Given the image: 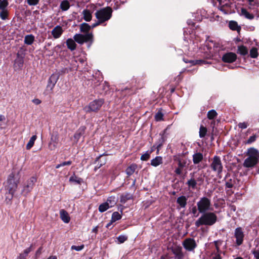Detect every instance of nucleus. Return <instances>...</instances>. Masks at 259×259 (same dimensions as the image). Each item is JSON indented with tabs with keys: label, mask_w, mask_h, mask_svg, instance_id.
Wrapping results in <instances>:
<instances>
[{
	"label": "nucleus",
	"mask_w": 259,
	"mask_h": 259,
	"mask_svg": "<svg viewBox=\"0 0 259 259\" xmlns=\"http://www.w3.org/2000/svg\"><path fill=\"white\" fill-rule=\"evenodd\" d=\"M150 154L149 151H147L145 154L141 155L140 159L142 161H147L150 158Z\"/></svg>",
	"instance_id": "nucleus-50"
},
{
	"label": "nucleus",
	"mask_w": 259,
	"mask_h": 259,
	"mask_svg": "<svg viewBox=\"0 0 259 259\" xmlns=\"http://www.w3.org/2000/svg\"><path fill=\"white\" fill-rule=\"evenodd\" d=\"M104 155H108V154H101V155H100L99 156H98L94 163L95 164L96 163V162H98L99 163L94 168V170L96 171L98 169H99V168H100L101 166H102L103 165H105L107 162V159H105L103 161H102L100 160V158L103 156H104Z\"/></svg>",
	"instance_id": "nucleus-21"
},
{
	"label": "nucleus",
	"mask_w": 259,
	"mask_h": 259,
	"mask_svg": "<svg viewBox=\"0 0 259 259\" xmlns=\"http://www.w3.org/2000/svg\"><path fill=\"white\" fill-rule=\"evenodd\" d=\"M70 6L69 2L67 0L62 1L60 5V9L63 11L68 10Z\"/></svg>",
	"instance_id": "nucleus-36"
},
{
	"label": "nucleus",
	"mask_w": 259,
	"mask_h": 259,
	"mask_svg": "<svg viewBox=\"0 0 259 259\" xmlns=\"http://www.w3.org/2000/svg\"><path fill=\"white\" fill-rule=\"evenodd\" d=\"M63 30L62 27L60 25L55 27L51 31L53 37L55 39L59 38L63 33Z\"/></svg>",
	"instance_id": "nucleus-18"
},
{
	"label": "nucleus",
	"mask_w": 259,
	"mask_h": 259,
	"mask_svg": "<svg viewBox=\"0 0 259 259\" xmlns=\"http://www.w3.org/2000/svg\"><path fill=\"white\" fill-rule=\"evenodd\" d=\"M60 218L65 223H68L70 220V218L68 212L64 209H61L60 211Z\"/></svg>",
	"instance_id": "nucleus-24"
},
{
	"label": "nucleus",
	"mask_w": 259,
	"mask_h": 259,
	"mask_svg": "<svg viewBox=\"0 0 259 259\" xmlns=\"http://www.w3.org/2000/svg\"><path fill=\"white\" fill-rule=\"evenodd\" d=\"M42 247H40L35 252L34 259H37L41 253Z\"/></svg>",
	"instance_id": "nucleus-60"
},
{
	"label": "nucleus",
	"mask_w": 259,
	"mask_h": 259,
	"mask_svg": "<svg viewBox=\"0 0 259 259\" xmlns=\"http://www.w3.org/2000/svg\"><path fill=\"white\" fill-rule=\"evenodd\" d=\"M256 159L248 157L244 161L243 165L246 168H251L254 167L258 162Z\"/></svg>",
	"instance_id": "nucleus-16"
},
{
	"label": "nucleus",
	"mask_w": 259,
	"mask_h": 259,
	"mask_svg": "<svg viewBox=\"0 0 259 259\" xmlns=\"http://www.w3.org/2000/svg\"><path fill=\"white\" fill-rule=\"evenodd\" d=\"M34 249V248L33 247V245L31 244L30 247H29L28 248L25 249L24 251H23V254H24V255L26 256L28 254L31 252V251H32Z\"/></svg>",
	"instance_id": "nucleus-55"
},
{
	"label": "nucleus",
	"mask_w": 259,
	"mask_h": 259,
	"mask_svg": "<svg viewBox=\"0 0 259 259\" xmlns=\"http://www.w3.org/2000/svg\"><path fill=\"white\" fill-rule=\"evenodd\" d=\"M184 62L185 63H192V65H199L200 64H211L213 63L212 62L205 61L203 60H196V62L194 63V61L193 60H188L186 59H184Z\"/></svg>",
	"instance_id": "nucleus-23"
},
{
	"label": "nucleus",
	"mask_w": 259,
	"mask_h": 259,
	"mask_svg": "<svg viewBox=\"0 0 259 259\" xmlns=\"http://www.w3.org/2000/svg\"><path fill=\"white\" fill-rule=\"evenodd\" d=\"M82 14L83 15V19L85 21L89 22L92 20V16L90 11L84 10L83 11Z\"/></svg>",
	"instance_id": "nucleus-37"
},
{
	"label": "nucleus",
	"mask_w": 259,
	"mask_h": 259,
	"mask_svg": "<svg viewBox=\"0 0 259 259\" xmlns=\"http://www.w3.org/2000/svg\"><path fill=\"white\" fill-rule=\"evenodd\" d=\"M9 5V2L7 0H3L0 2V10H7V7Z\"/></svg>",
	"instance_id": "nucleus-46"
},
{
	"label": "nucleus",
	"mask_w": 259,
	"mask_h": 259,
	"mask_svg": "<svg viewBox=\"0 0 259 259\" xmlns=\"http://www.w3.org/2000/svg\"><path fill=\"white\" fill-rule=\"evenodd\" d=\"M102 81L101 78H97V77L93 76L92 78L87 80V84L93 88L98 87Z\"/></svg>",
	"instance_id": "nucleus-17"
},
{
	"label": "nucleus",
	"mask_w": 259,
	"mask_h": 259,
	"mask_svg": "<svg viewBox=\"0 0 259 259\" xmlns=\"http://www.w3.org/2000/svg\"><path fill=\"white\" fill-rule=\"evenodd\" d=\"M37 178L35 177H31L28 179L23 184V188L21 191V194L24 196H26L32 190Z\"/></svg>",
	"instance_id": "nucleus-8"
},
{
	"label": "nucleus",
	"mask_w": 259,
	"mask_h": 259,
	"mask_svg": "<svg viewBox=\"0 0 259 259\" xmlns=\"http://www.w3.org/2000/svg\"><path fill=\"white\" fill-rule=\"evenodd\" d=\"M69 181L80 184L82 182V179L81 178H77L76 176H71L69 178Z\"/></svg>",
	"instance_id": "nucleus-48"
},
{
	"label": "nucleus",
	"mask_w": 259,
	"mask_h": 259,
	"mask_svg": "<svg viewBox=\"0 0 259 259\" xmlns=\"http://www.w3.org/2000/svg\"><path fill=\"white\" fill-rule=\"evenodd\" d=\"M257 136L256 135H253L250 136L249 138L245 142L246 144H250L255 141Z\"/></svg>",
	"instance_id": "nucleus-51"
},
{
	"label": "nucleus",
	"mask_w": 259,
	"mask_h": 259,
	"mask_svg": "<svg viewBox=\"0 0 259 259\" xmlns=\"http://www.w3.org/2000/svg\"><path fill=\"white\" fill-rule=\"evenodd\" d=\"M187 198L185 196H181L179 197L177 199V203L181 207L185 208L187 205Z\"/></svg>",
	"instance_id": "nucleus-26"
},
{
	"label": "nucleus",
	"mask_w": 259,
	"mask_h": 259,
	"mask_svg": "<svg viewBox=\"0 0 259 259\" xmlns=\"http://www.w3.org/2000/svg\"><path fill=\"white\" fill-rule=\"evenodd\" d=\"M182 245L185 250L189 252H194L197 244L193 238H187L182 242Z\"/></svg>",
	"instance_id": "nucleus-9"
},
{
	"label": "nucleus",
	"mask_w": 259,
	"mask_h": 259,
	"mask_svg": "<svg viewBox=\"0 0 259 259\" xmlns=\"http://www.w3.org/2000/svg\"><path fill=\"white\" fill-rule=\"evenodd\" d=\"M163 114L161 111H158L155 115V119L157 121L163 120Z\"/></svg>",
	"instance_id": "nucleus-49"
},
{
	"label": "nucleus",
	"mask_w": 259,
	"mask_h": 259,
	"mask_svg": "<svg viewBox=\"0 0 259 259\" xmlns=\"http://www.w3.org/2000/svg\"><path fill=\"white\" fill-rule=\"evenodd\" d=\"M37 137L36 135L32 136L29 140L28 143L26 145V148L27 150L30 149L33 146L35 141L36 140Z\"/></svg>",
	"instance_id": "nucleus-39"
},
{
	"label": "nucleus",
	"mask_w": 259,
	"mask_h": 259,
	"mask_svg": "<svg viewBox=\"0 0 259 259\" xmlns=\"http://www.w3.org/2000/svg\"><path fill=\"white\" fill-rule=\"evenodd\" d=\"M174 160L178 163V167L184 168L188 166L189 163L187 162V159L185 157L183 154H177L174 156Z\"/></svg>",
	"instance_id": "nucleus-11"
},
{
	"label": "nucleus",
	"mask_w": 259,
	"mask_h": 259,
	"mask_svg": "<svg viewBox=\"0 0 259 259\" xmlns=\"http://www.w3.org/2000/svg\"><path fill=\"white\" fill-rule=\"evenodd\" d=\"M121 218V215L117 211L114 212L112 214V222H115Z\"/></svg>",
	"instance_id": "nucleus-44"
},
{
	"label": "nucleus",
	"mask_w": 259,
	"mask_h": 259,
	"mask_svg": "<svg viewBox=\"0 0 259 259\" xmlns=\"http://www.w3.org/2000/svg\"><path fill=\"white\" fill-rule=\"evenodd\" d=\"M171 250L176 259H183L184 254L182 251V248L180 246L175 245L171 247Z\"/></svg>",
	"instance_id": "nucleus-14"
},
{
	"label": "nucleus",
	"mask_w": 259,
	"mask_h": 259,
	"mask_svg": "<svg viewBox=\"0 0 259 259\" xmlns=\"http://www.w3.org/2000/svg\"><path fill=\"white\" fill-rule=\"evenodd\" d=\"M7 183L6 188L8 192L6 194V200L11 201L17 189L18 185L19 183V178L15 177L13 173H11L8 177Z\"/></svg>",
	"instance_id": "nucleus-2"
},
{
	"label": "nucleus",
	"mask_w": 259,
	"mask_h": 259,
	"mask_svg": "<svg viewBox=\"0 0 259 259\" xmlns=\"http://www.w3.org/2000/svg\"><path fill=\"white\" fill-rule=\"evenodd\" d=\"M91 28V26L86 23H83L80 26V30L82 32H88Z\"/></svg>",
	"instance_id": "nucleus-40"
},
{
	"label": "nucleus",
	"mask_w": 259,
	"mask_h": 259,
	"mask_svg": "<svg viewBox=\"0 0 259 259\" xmlns=\"http://www.w3.org/2000/svg\"><path fill=\"white\" fill-rule=\"evenodd\" d=\"M162 163V158L161 156H156L151 161V164L153 166H157Z\"/></svg>",
	"instance_id": "nucleus-32"
},
{
	"label": "nucleus",
	"mask_w": 259,
	"mask_h": 259,
	"mask_svg": "<svg viewBox=\"0 0 259 259\" xmlns=\"http://www.w3.org/2000/svg\"><path fill=\"white\" fill-rule=\"evenodd\" d=\"M210 167L212 170L217 174V176L221 178V174L222 172L223 166L221 158L218 156H214L211 159Z\"/></svg>",
	"instance_id": "nucleus-6"
},
{
	"label": "nucleus",
	"mask_w": 259,
	"mask_h": 259,
	"mask_svg": "<svg viewBox=\"0 0 259 259\" xmlns=\"http://www.w3.org/2000/svg\"><path fill=\"white\" fill-rule=\"evenodd\" d=\"M71 164H72L71 161L69 160V161H64V162H62L60 164L56 165L55 167H56V168H59L61 166H64L66 165H70Z\"/></svg>",
	"instance_id": "nucleus-52"
},
{
	"label": "nucleus",
	"mask_w": 259,
	"mask_h": 259,
	"mask_svg": "<svg viewBox=\"0 0 259 259\" xmlns=\"http://www.w3.org/2000/svg\"><path fill=\"white\" fill-rule=\"evenodd\" d=\"M194 172L190 173V176L191 177V178L186 183V184L188 186V187L191 188L193 189H195L197 185V181L194 178Z\"/></svg>",
	"instance_id": "nucleus-22"
},
{
	"label": "nucleus",
	"mask_w": 259,
	"mask_h": 259,
	"mask_svg": "<svg viewBox=\"0 0 259 259\" xmlns=\"http://www.w3.org/2000/svg\"><path fill=\"white\" fill-rule=\"evenodd\" d=\"M101 24H102V23L101 22H100V21H99L98 20H97V21L95 23L92 24V25L91 26V28H93L99 25H100Z\"/></svg>",
	"instance_id": "nucleus-64"
},
{
	"label": "nucleus",
	"mask_w": 259,
	"mask_h": 259,
	"mask_svg": "<svg viewBox=\"0 0 259 259\" xmlns=\"http://www.w3.org/2000/svg\"><path fill=\"white\" fill-rule=\"evenodd\" d=\"M237 59V55L232 52L227 53L222 57L223 62L228 63H231L234 62Z\"/></svg>",
	"instance_id": "nucleus-15"
},
{
	"label": "nucleus",
	"mask_w": 259,
	"mask_h": 259,
	"mask_svg": "<svg viewBox=\"0 0 259 259\" xmlns=\"http://www.w3.org/2000/svg\"><path fill=\"white\" fill-rule=\"evenodd\" d=\"M247 155L248 157L256 159L257 160L259 159V151L253 147L248 149Z\"/></svg>",
	"instance_id": "nucleus-20"
},
{
	"label": "nucleus",
	"mask_w": 259,
	"mask_h": 259,
	"mask_svg": "<svg viewBox=\"0 0 259 259\" xmlns=\"http://www.w3.org/2000/svg\"><path fill=\"white\" fill-rule=\"evenodd\" d=\"M26 51V49L24 47H21L19 48L17 54V58L15 59L16 64L18 65H22L23 64Z\"/></svg>",
	"instance_id": "nucleus-13"
},
{
	"label": "nucleus",
	"mask_w": 259,
	"mask_h": 259,
	"mask_svg": "<svg viewBox=\"0 0 259 259\" xmlns=\"http://www.w3.org/2000/svg\"><path fill=\"white\" fill-rule=\"evenodd\" d=\"M113 10L110 7H106L96 11L95 16L97 20L102 23L110 19L112 16Z\"/></svg>",
	"instance_id": "nucleus-4"
},
{
	"label": "nucleus",
	"mask_w": 259,
	"mask_h": 259,
	"mask_svg": "<svg viewBox=\"0 0 259 259\" xmlns=\"http://www.w3.org/2000/svg\"><path fill=\"white\" fill-rule=\"evenodd\" d=\"M84 246L83 244L80 246L72 245L71 247V249L76 251H80L84 248Z\"/></svg>",
	"instance_id": "nucleus-56"
},
{
	"label": "nucleus",
	"mask_w": 259,
	"mask_h": 259,
	"mask_svg": "<svg viewBox=\"0 0 259 259\" xmlns=\"http://www.w3.org/2000/svg\"><path fill=\"white\" fill-rule=\"evenodd\" d=\"M248 124L247 122H240L238 124V126L239 128H240L241 129H245L247 128L248 126Z\"/></svg>",
	"instance_id": "nucleus-58"
},
{
	"label": "nucleus",
	"mask_w": 259,
	"mask_h": 259,
	"mask_svg": "<svg viewBox=\"0 0 259 259\" xmlns=\"http://www.w3.org/2000/svg\"><path fill=\"white\" fill-rule=\"evenodd\" d=\"M59 75L57 73L53 74L49 78L47 85L46 92L47 94L51 93L59 79Z\"/></svg>",
	"instance_id": "nucleus-10"
},
{
	"label": "nucleus",
	"mask_w": 259,
	"mask_h": 259,
	"mask_svg": "<svg viewBox=\"0 0 259 259\" xmlns=\"http://www.w3.org/2000/svg\"><path fill=\"white\" fill-rule=\"evenodd\" d=\"M218 115L217 112L215 110L212 109L209 111L207 113V116L209 119H213L214 118L217 117Z\"/></svg>",
	"instance_id": "nucleus-43"
},
{
	"label": "nucleus",
	"mask_w": 259,
	"mask_h": 259,
	"mask_svg": "<svg viewBox=\"0 0 259 259\" xmlns=\"http://www.w3.org/2000/svg\"><path fill=\"white\" fill-rule=\"evenodd\" d=\"M8 16V10H1L0 17L2 20H6Z\"/></svg>",
	"instance_id": "nucleus-47"
},
{
	"label": "nucleus",
	"mask_w": 259,
	"mask_h": 259,
	"mask_svg": "<svg viewBox=\"0 0 259 259\" xmlns=\"http://www.w3.org/2000/svg\"><path fill=\"white\" fill-rule=\"evenodd\" d=\"M207 131V130L206 127H205L203 125H201L200 127L199 132L200 138H204L206 135Z\"/></svg>",
	"instance_id": "nucleus-42"
},
{
	"label": "nucleus",
	"mask_w": 259,
	"mask_h": 259,
	"mask_svg": "<svg viewBox=\"0 0 259 259\" xmlns=\"http://www.w3.org/2000/svg\"><path fill=\"white\" fill-rule=\"evenodd\" d=\"M198 209L196 206H194L192 208L191 212L193 213L194 217H197L198 216V213L196 214Z\"/></svg>",
	"instance_id": "nucleus-62"
},
{
	"label": "nucleus",
	"mask_w": 259,
	"mask_h": 259,
	"mask_svg": "<svg viewBox=\"0 0 259 259\" xmlns=\"http://www.w3.org/2000/svg\"><path fill=\"white\" fill-rule=\"evenodd\" d=\"M212 259H222L221 256V252H215L214 251L212 253Z\"/></svg>",
	"instance_id": "nucleus-53"
},
{
	"label": "nucleus",
	"mask_w": 259,
	"mask_h": 259,
	"mask_svg": "<svg viewBox=\"0 0 259 259\" xmlns=\"http://www.w3.org/2000/svg\"><path fill=\"white\" fill-rule=\"evenodd\" d=\"M201 216L195 222V225L197 227L200 226H212L217 221V216L212 212L202 213Z\"/></svg>",
	"instance_id": "nucleus-3"
},
{
	"label": "nucleus",
	"mask_w": 259,
	"mask_h": 259,
	"mask_svg": "<svg viewBox=\"0 0 259 259\" xmlns=\"http://www.w3.org/2000/svg\"><path fill=\"white\" fill-rule=\"evenodd\" d=\"M192 158L194 164H197L203 160V156L201 153L197 152L193 155Z\"/></svg>",
	"instance_id": "nucleus-25"
},
{
	"label": "nucleus",
	"mask_w": 259,
	"mask_h": 259,
	"mask_svg": "<svg viewBox=\"0 0 259 259\" xmlns=\"http://www.w3.org/2000/svg\"><path fill=\"white\" fill-rule=\"evenodd\" d=\"M137 168V165L136 164H132L127 167L125 172L128 176H131L135 171Z\"/></svg>",
	"instance_id": "nucleus-31"
},
{
	"label": "nucleus",
	"mask_w": 259,
	"mask_h": 259,
	"mask_svg": "<svg viewBox=\"0 0 259 259\" xmlns=\"http://www.w3.org/2000/svg\"><path fill=\"white\" fill-rule=\"evenodd\" d=\"M117 202V198L115 196H111L108 197L107 201L105 202L108 204L110 208L114 206Z\"/></svg>",
	"instance_id": "nucleus-28"
},
{
	"label": "nucleus",
	"mask_w": 259,
	"mask_h": 259,
	"mask_svg": "<svg viewBox=\"0 0 259 259\" xmlns=\"http://www.w3.org/2000/svg\"><path fill=\"white\" fill-rule=\"evenodd\" d=\"M241 15L249 20H252L254 17L253 14L249 13L245 8H241Z\"/></svg>",
	"instance_id": "nucleus-30"
},
{
	"label": "nucleus",
	"mask_w": 259,
	"mask_h": 259,
	"mask_svg": "<svg viewBox=\"0 0 259 259\" xmlns=\"http://www.w3.org/2000/svg\"><path fill=\"white\" fill-rule=\"evenodd\" d=\"M117 239L120 243H122L127 239V237L124 235H120L118 237Z\"/></svg>",
	"instance_id": "nucleus-57"
},
{
	"label": "nucleus",
	"mask_w": 259,
	"mask_h": 259,
	"mask_svg": "<svg viewBox=\"0 0 259 259\" xmlns=\"http://www.w3.org/2000/svg\"><path fill=\"white\" fill-rule=\"evenodd\" d=\"M85 128L83 126L80 127L74 135V138L77 141H78L81 136L84 134Z\"/></svg>",
	"instance_id": "nucleus-34"
},
{
	"label": "nucleus",
	"mask_w": 259,
	"mask_h": 259,
	"mask_svg": "<svg viewBox=\"0 0 259 259\" xmlns=\"http://www.w3.org/2000/svg\"><path fill=\"white\" fill-rule=\"evenodd\" d=\"M197 209L199 213H204L210 210L211 201L206 197L201 198L197 203Z\"/></svg>",
	"instance_id": "nucleus-7"
},
{
	"label": "nucleus",
	"mask_w": 259,
	"mask_h": 259,
	"mask_svg": "<svg viewBox=\"0 0 259 259\" xmlns=\"http://www.w3.org/2000/svg\"><path fill=\"white\" fill-rule=\"evenodd\" d=\"M254 256L256 259H259V250H254L252 251Z\"/></svg>",
	"instance_id": "nucleus-63"
},
{
	"label": "nucleus",
	"mask_w": 259,
	"mask_h": 259,
	"mask_svg": "<svg viewBox=\"0 0 259 259\" xmlns=\"http://www.w3.org/2000/svg\"><path fill=\"white\" fill-rule=\"evenodd\" d=\"M165 130L163 131L162 133H160V138L158 140L156 143L157 154H158L160 149L162 146L166 139V137L164 136Z\"/></svg>",
	"instance_id": "nucleus-19"
},
{
	"label": "nucleus",
	"mask_w": 259,
	"mask_h": 259,
	"mask_svg": "<svg viewBox=\"0 0 259 259\" xmlns=\"http://www.w3.org/2000/svg\"><path fill=\"white\" fill-rule=\"evenodd\" d=\"M225 186L228 188H232L233 187V184L232 183V180L231 179H229L226 182Z\"/></svg>",
	"instance_id": "nucleus-59"
},
{
	"label": "nucleus",
	"mask_w": 259,
	"mask_h": 259,
	"mask_svg": "<svg viewBox=\"0 0 259 259\" xmlns=\"http://www.w3.org/2000/svg\"><path fill=\"white\" fill-rule=\"evenodd\" d=\"M250 56L252 58H255L258 56V51L256 48H252L250 50L249 52Z\"/></svg>",
	"instance_id": "nucleus-45"
},
{
	"label": "nucleus",
	"mask_w": 259,
	"mask_h": 259,
	"mask_svg": "<svg viewBox=\"0 0 259 259\" xmlns=\"http://www.w3.org/2000/svg\"><path fill=\"white\" fill-rule=\"evenodd\" d=\"M229 26L231 30H236L238 32H239L241 29L240 26H238L237 23L234 21H231L229 22Z\"/></svg>",
	"instance_id": "nucleus-33"
},
{
	"label": "nucleus",
	"mask_w": 259,
	"mask_h": 259,
	"mask_svg": "<svg viewBox=\"0 0 259 259\" xmlns=\"http://www.w3.org/2000/svg\"><path fill=\"white\" fill-rule=\"evenodd\" d=\"M183 169V168L178 166V167L175 169V172L177 175H181L182 173Z\"/></svg>",
	"instance_id": "nucleus-61"
},
{
	"label": "nucleus",
	"mask_w": 259,
	"mask_h": 259,
	"mask_svg": "<svg viewBox=\"0 0 259 259\" xmlns=\"http://www.w3.org/2000/svg\"><path fill=\"white\" fill-rule=\"evenodd\" d=\"M104 103L103 99H96L91 102L88 105L85 106L83 108V110L86 113H90L92 112H97L101 108Z\"/></svg>",
	"instance_id": "nucleus-5"
},
{
	"label": "nucleus",
	"mask_w": 259,
	"mask_h": 259,
	"mask_svg": "<svg viewBox=\"0 0 259 259\" xmlns=\"http://www.w3.org/2000/svg\"><path fill=\"white\" fill-rule=\"evenodd\" d=\"M57 139L52 136L51 138V141L49 144V149L50 150H54L57 148Z\"/></svg>",
	"instance_id": "nucleus-29"
},
{
	"label": "nucleus",
	"mask_w": 259,
	"mask_h": 259,
	"mask_svg": "<svg viewBox=\"0 0 259 259\" xmlns=\"http://www.w3.org/2000/svg\"><path fill=\"white\" fill-rule=\"evenodd\" d=\"M34 41V36L32 34L27 35L24 37V43L27 45H31Z\"/></svg>",
	"instance_id": "nucleus-35"
},
{
	"label": "nucleus",
	"mask_w": 259,
	"mask_h": 259,
	"mask_svg": "<svg viewBox=\"0 0 259 259\" xmlns=\"http://www.w3.org/2000/svg\"><path fill=\"white\" fill-rule=\"evenodd\" d=\"M109 208H110V207L108 205V204L107 203L104 202V203L101 204L99 206L98 209H99V211L102 213V212H105Z\"/></svg>",
	"instance_id": "nucleus-41"
},
{
	"label": "nucleus",
	"mask_w": 259,
	"mask_h": 259,
	"mask_svg": "<svg viewBox=\"0 0 259 259\" xmlns=\"http://www.w3.org/2000/svg\"><path fill=\"white\" fill-rule=\"evenodd\" d=\"M132 198V195L130 193L126 192L120 195V201L122 203H125L127 200H131Z\"/></svg>",
	"instance_id": "nucleus-27"
},
{
	"label": "nucleus",
	"mask_w": 259,
	"mask_h": 259,
	"mask_svg": "<svg viewBox=\"0 0 259 259\" xmlns=\"http://www.w3.org/2000/svg\"><path fill=\"white\" fill-rule=\"evenodd\" d=\"M39 0H27V3L29 6H36L39 3Z\"/></svg>",
	"instance_id": "nucleus-54"
},
{
	"label": "nucleus",
	"mask_w": 259,
	"mask_h": 259,
	"mask_svg": "<svg viewBox=\"0 0 259 259\" xmlns=\"http://www.w3.org/2000/svg\"><path fill=\"white\" fill-rule=\"evenodd\" d=\"M237 53L241 55H245L248 54L247 48L243 45L238 47Z\"/></svg>",
	"instance_id": "nucleus-38"
},
{
	"label": "nucleus",
	"mask_w": 259,
	"mask_h": 259,
	"mask_svg": "<svg viewBox=\"0 0 259 259\" xmlns=\"http://www.w3.org/2000/svg\"><path fill=\"white\" fill-rule=\"evenodd\" d=\"M73 40L72 38H68L66 40L67 48L71 51L76 49V44L75 41L78 44L82 45L84 42H89L88 47L90 48L93 42V35L92 33H88L85 34H76L74 35Z\"/></svg>",
	"instance_id": "nucleus-1"
},
{
	"label": "nucleus",
	"mask_w": 259,
	"mask_h": 259,
	"mask_svg": "<svg viewBox=\"0 0 259 259\" xmlns=\"http://www.w3.org/2000/svg\"><path fill=\"white\" fill-rule=\"evenodd\" d=\"M234 237L236 239V244L237 245H241L243 242L244 238V234L241 227H238L235 229Z\"/></svg>",
	"instance_id": "nucleus-12"
}]
</instances>
